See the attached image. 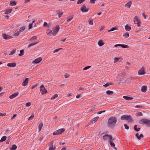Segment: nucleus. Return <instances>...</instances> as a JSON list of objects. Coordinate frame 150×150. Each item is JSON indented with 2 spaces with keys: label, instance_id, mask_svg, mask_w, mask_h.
<instances>
[{
  "label": "nucleus",
  "instance_id": "nucleus-1",
  "mask_svg": "<svg viewBox=\"0 0 150 150\" xmlns=\"http://www.w3.org/2000/svg\"><path fill=\"white\" fill-rule=\"evenodd\" d=\"M116 122L117 120L116 118L114 117H112L108 119V124L109 127H112L113 126Z\"/></svg>",
  "mask_w": 150,
  "mask_h": 150
},
{
  "label": "nucleus",
  "instance_id": "nucleus-2",
  "mask_svg": "<svg viewBox=\"0 0 150 150\" xmlns=\"http://www.w3.org/2000/svg\"><path fill=\"white\" fill-rule=\"evenodd\" d=\"M121 119L122 120H126L128 122H132V117L130 115H122L121 117Z\"/></svg>",
  "mask_w": 150,
  "mask_h": 150
},
{
  "label": "nucleus",
  "instance_id": "nucleus-3",
  "mask_svg": "<svg viewBox=\"0 0 150 150\" xmlns=\"http://www.w3.org/2000/svg\"><path fill=\"white\" fill-rule=\"evenodd\" d=\"M139 123L142 125H146L147 127H150V120L147 119H143L139 120Z\"/></svg>",
  "mask_w": 150,
  "mask_h": 150
},
{
  "label": "nucleus",
  "instance_id": "nucleus-4",
  "mask_svg": "<svg viewBox=\"0 0 150 150\" xmlns=\"http://www.w3.org/2000/svg\"><path fill=\"white\" fill-rule=\"evenodd\" d=\"M40 90L42 94L43 95L47 92V91L44 85H41L40 87Z\"/></svg>",
  "mask_w": 150,
  "mask_h": 150
},
{
  "label": "nucleus",
  "instance_id": "nucleus-5",
  "mask_svg": "<svg viewBox=\"0 0 150 150\" xmlns=\"http://www.w3.org/2000/svg\"><path fill=\"white\" fill-rule=\"evenodd\" d=\"M64 131V129L63 128L59 129L55 132H54L53 134L54 135H57L62 133Z\"/></svg>",
  "mask_w": 150,
  "mask_h": 150
},
{
  "label": "nucleus",
  "instance_id": "nucleus-6",
  "mask_svg": "<svg viewBox=\"0 0 150 150\" xmlns=\"http://www.w3.org/2000/svg\"><path fill=\"white\" fill-rule=\"evenodd\" d=\"M59 29V26H56L55 28L53 29V32L52 33V35L54 36H55L58 32Z\"/></svg>",
  "mask_w": 150,
  "mask_h": 150
},
{
  "label": "nucleus",
  "instance_id": "nucleus-7",
  "mask_svg": "<svg viewBox=\"0 0 150 150\" xmlns=\"http://www.w3.org/2000/svg\"><path fill=\"white\" fill-rule=\"evenodd\" d=\"M145 69L143 67H142L138 72V74L139 75H144L145 74Z\"/></svg>",
  "mask_w": 150,
  "mask_h": 150
},
{
  "label": "nucleus",
  "instance_id": "nucleus-8",
  "mask_svg": "<svg viewBox=\"0 0 150 150\" xmlns=\"http://www.w3.org/2000/svg\"><path fill=\"white\" fill-rule=\"evenodd\" d=\"M103 139L105 141L107 140L108 139H109L108 141L112 139V137L111 135H108V134H105L103 137Z\"/></svg>",
  "mask_w": 150,
  "mask_h": 150
},
{
  "label": "nucleus",
  "instance_id": "nucleus-9",
  "mask_svg": "<svg viewBox=\"0 0 150 150\" xmlns=\"http://www.w3.org/2000/svg\"><path fill=\"white\" fill-rule=\"evenodd\" d=\"M29 81V79L27 78L23 80L22 83V86H25L27 85Z\"/></svg>",
  "mask_w": 150,
  "mask_h": 150
},
{
  "label": "nucleus",
  "instance_id": "nucleus-10",
  "mask_svg": "<svg viewBox=\"0 0 150 150\" xmlns=\"http://www.w3.org/2000/svg\"><path fill=\"white\" fill-rule=\"evenodd\" d=\"M89 9L86 7L85 6H83L80 9L81 10L82 12H85L88 11L89 10Z\"/></svg>",
  "mask_w": 150,
  "mask_h": 150
},
{
  "label": "nucleus",
  "instance_id": "nucleus-11",
  "mask_svg": "<svg viewBox=\"0 0 150 150\" xmlns=\"http://www.w3.org/2000/svg\"><path fill=\"white\" fill-rule=\"evenodd\" d=\"M2 37L5 40H7L13 38V37L11 36L7 35L6 34H3Z\"/></svg>",
  "mask_w": 150,
  "mask_h": 150
},
{
  "label": "nucleus",
  "instance_id": "nucleus-12",
  "mask_svg": "<svg viewBox=\"0 0 150 150\" xmlns=\"http://www.w3.org/2000/svg\"><path fill=\"white\" fill-rule=\"evenodd\" d=\"M42 60V58L41 57L35 59L33 63L34 64H37L39 63Z\"/></svg>",
  "mask_w": 150,
  "mask_h": 150
},
{
  "label": "nucleus",
  "instance_id": "nucleus-13",
  "mask_svg": "<svg viewBox=\"0 0 150 150\" xmlns=\"http://www.w3.org/2000/svg\"><path fill=\"white\" fill-rule=\"evenodd\" d=\"M19 94V93L17 92L16 93H14L13 94H12L11 96H9V98L10 99H13L17 96Z\"/></svg>",
  "mask_w": 150,
  "mask_h": 150
},
{
  "label": "nucleus",
  "instance_id": "nucleus-14",
  "mask_svg": "<svg viewBox=\"0 0 150 150\" xmlns=\"http://www.w3.org/2000/svg\"><path fill=\"white\" fill-rule=\"evenodd\" d=\"M16 64L15 63H9L7 64V66L10 67H13L16 66Z\"/></svg>",
  "mask_w": 150,
  "mask_h": 150
},
{
  "label": "nucleus",
  "instance_id": "nucleus-15",
  "mask_svg": "<svg viewBox=\"0 0 150 150\" xmlns=\"http://www.w3.org/2000/svg\"><path fill=\"white\" fill-rule=\"evenodd\" d=\"M135 136L139 140L141 139L142 138H143L144 137V136L142 134H140V135L139 136V134L138 133H137L135 134Z\"/></svg>",
  "mask_w": 150,
  "mask_h": 150
},
{
  "label": "nucleus",
  "instance_id": "nucleus-16",
  "mask_svg": "<svg viewBox=\"0 0 150 150\" xmlns=\"http://www.w3.org/2000/svg\"><path fill=\"white\" fill-rule=\"evenodd\" d=\"M39 43L38 42H33L31 43H30L28 45V47L29 48L31 46H34Z\"/></svg>",
  "mask_w": 150,
  "mask_h": 150
},
{
  "label": "nucleus",
  "instance_id": "nucleus-17",
  "mask_svg": "<svg viewBox=\"0 0 150 150\" xmlns=\"http://www.w3.org/2000/svg\"><path fill=\"white\" fill-rule=\"evenodd\" d=\"M132 1H129L125 5V6L127 8H129L130 7V6L132 4Z\"/></svg>",
  "mask_w": 150,
  "mask_h": 150
},
{
  "label": "nucleus",
  "instance_id": "nucleus-18",
  "mask_svg": "<svg viewBox=\"0 0 150 150\" xmlns=\"http://www.w3.org/2000/svg\"><path fill=\"white\" fill-rule=\"evenodd\" d=\"M141 91L143 92H145L147 90V87L144 86H142L141 87Z\"/></svg>",
  "mask_w": 150,
  "mask_h": 150
},
{
  "label": "nucleus",
  "instance_id": "nucleus-19",
  "mask_svg": "<svg viewBox=\"0 0 150 150\" xmlns=\"http://www.w3.org/2000/svg\"><path fill=\"white\" fill-rule=\"evenodd\" d=\"M43 127V123L42 122H40L39 125L38 126V132H40L41 130V129Z\"/></svg>",
  "mask_w": 150,
  "mask_h": 150
},
{
  "label": "nucleus",
  "instance_id": "nucleus-20",
  "mask_svg": "<svg viewBox=\"0 0 150 150\" xmlns=\"http://www.w3.org/2000/svg\"><path fill=\"white\" fill-rule=\"evenodd\" d=\"M125 28L127 31H129L131 29V28L128 24H127L125 26Z\"/></svg>",
  "mask_w": 150,
  "mask_h": 150
},
{
  "label": "nucleus",
  "instance_id": "nucleus-21",
  "mask_svg": "<svg viewBox=\"0 0 150 150\" xmlns=\"http://www.w3.org/2000/svg\"><path fill=\"white\" fill-rule=\"evenodd\" d=\"M108 142L112 147L114 148L115 146V144L113 142V141L111 140H109Z\"/></svg>",
  "mask_w": 150,
  "mask_h": 150
},
{
  "label": "nucleus",
  "instance_id": "nucleus-22",
  "mask_svg": "<svg viewBox=\"0 0 150 150\" xmlns=\"http://www.w3.org/2000/svg\"><path fill=\"white\" fill-rule=\"evenodd\" d=\"M98 44L99 46H102L104 44V43L103 42L102 40H100L98 41Z\"/></svg>",
  "mask_w": 150,
  "mask_h": 150
},
{
  "label": "nucleus",
  "instance_id": "nucleus-23",
  "mask_svg": "<svg viewBox=\"0 0 150 150\" xmlns=\"http://www.w3.org/2000/svg\"><path fill=\"white\" fill-rule=\"evenodd\" d=\"M123 98L127 100H130L133 99V98L132 97H129L125 96H124Z\"/></svg>",
  "mask_w": 150,
  "mask_h": 150
},
{
  "label": "nucleus",
  "instance_id": "nucleus-24",
  "mask_svg": "<svg viewBox=\"0 0 150 150\" xmlns=\"http://www.w3.org/2000/svg\"><path fill=\"white\" fill-rule=\"evenodd\" d=\"M20 32L19 31H17L16 30V31L15 32V33L13 35L14 36H18L20 34Z\"/></svg>",
  "mask_w": 150,
  "mask_h": 150
},
{
  "label": "nucleus",
  "instance_id": "nucleus-25",
  "mask_svg": "<svg viewBox=\"0 0 150 150\" xmlns=\"http://www.w3.org/2000/svg\"><path fill=\"white\" fill-rule=\"evenodd\" d=\"M17 146L15 145H12L10 148V150H15L17 149Z\"/></svg>",
  "mask_w": 150,
  "mask_h": 150
},
{
  "label": "nucleus",
  "instance_id": "nucleus-26",
  "mask_svg": "<svg viewBox=\"0 0 150 150\" xmlns=\"http://www.w3.org/2000/svg\"><path fill=\"white\" fill-rule=\"evenodd\" d=\"M12 11V9H7L5 12V14H8L9 13L11 12Z\"/></svg>",
  "mask_w": 150,
  "mask_h": 150
},
{
  "label": "nucleus",
  "instance_id": "nucleus-27",
  "mask_svg": "<svg viewBox=\"0 0 150 150\" xmlns=\"http://www.w3.org/2000/svg\"><path fill=\"white\" fill-rule=\"evenodd\" d=\"M98 118H99L98 117H96L93 118V119H92L91 120V121L92 122H95L97 121V120H98Z\"/></svg>",
  "mask_w": 150,
  "mask_h": 150
},
{
  "label": "nucleus",
  "instance_id": "nucleus-28",
  "mask_svg": "<svg viewBox=\"0 0 150 150\" xmlns=\"http://www.w3.org/2000/svg\"><path fill=\"white\" fill-rule=\"evenodd\" d=\"M25 27L24 26L21 27L20 28L19 31L21 33V32H23L25 30Z\"/></svg>",
  "mask_w": 150,
  "mask_h": 150
},
{
  "label": "nucleus",
  "instance_id": "nucleus-29",
  "mask_svg": "<svg viewBox=\"0 0 150 150\" xmlns=\"http://www.w3.org/2000/svg\"><path fill=\"white\" fill-rule=\"evenodd\" d=\"M120 46L123 48H129V46L128 45H125L123 44H121Z\"/></svg>",
  "mask_w": 150,
  "mask_h": 150
},
{
  "label": "nucleus",
  "instance_id": "nucleus-30",
  "mask_svg": "<svg viewBox=\"0 0 150 150\" xmlns=\"http://www.w3.org/2000/svg\"><path fill=\"white\" fill-rule=\"evenodd\" d=\"M9 5L11 6H13L16 5V4L15 1H11L10 2Z\"/></svg>",
  "mask_w": 150,
  "mask_h": 150
},
{
  "label": "nucleus",
  "instance_id": "nucleus-31",
  "mask_svg": "<svg viewBox=\"0 0 150 150\" xmlns=\"http://www.w3.org/2000/svg\"><path fill=\"white\" fill-rule=\"evenodd\" d=\"M37 39V37L36 36H34L32 37L30 39H28V40H36Z\"/></svg>",
  "mask_w": 150,
  "mask_h": 150
},
{
  "label": "nucleus",
  "instance_id": "nucleus-32",
  "mask_svg": "<svg viewBox=\"0 0 150 150\" xmlns=\"http://www.w3.org/2000/svg\"><path fill=\"white\" fill-rule=\"evenodd\" d=\"M133 21L134 22V24H137V25L138 27H139L141 25V22L140 21H139L138 22H136V21Z\"/></svg>",
  "mask_w": 150,
  "mask_h": 150
},
{
  "label": "nucleus",
  "instance_id": "nucleus-33",
  "mask_svg": "<svg viewBox=\"0 0 150 150\" xmlns=\"http://www.w3.org/2000/svg\"><path fill=\"white\" fill-rule=\"evenodd\" d=\"M57 13L59 18H60L61 17V16H62V15L63 14V13H62L61 11H57Z\"/></svg>",
  "mask_w": 150,
  "mask_h": 150
},
{
  "label": "nucleus",
  "instance_id": "nucleus-34",
  "mask_svg": "<svg viewBox=\"0 0 150 150\" xmlns=\"http://www.w3.org/2000/svg\"><path fill=\"white\" fill-rule=\"evenodd\" d=\"M6 136H4L2 137L1 140L0 142H2L4 141L6 139Z\"/></svg>",
  "mask_w": 150,
  "mask_h": 150
},
{
  "label": "nucleus",
  "instance_id": "nucleus-35",
  "mask_svg": "<svg viewBox=\"0 0 150 150\" xmlns=\"http://www.w3.org/2000/svg\"><path fill=\"white\" fill-rule=\"evenodd\" d=\"M73 18V16H70L68 17L67 18V22H69L71 20H72Z\"/></svg>",
  "mask_w": 150,
  "mask_h": 150
},
{
  "label": "nucleus",
  "instance_id": "nucleus-36",
  "mask_svg": "<svg viewBox=\"0 0 150 150\" xmlns=\"http://www.w3.org/2000/svg\"><path fill=\"white\" fill-rule=\"evenodd\" d=\"M137 125H135L134 126V129L135 131H136L137 132H138L140 130V128H138L137 129Z\"/></svg>",
  "mask_w": 150,
  "mask_h": 150
},
{
  "label": "nucleus",
  "instance_id": "nucleus-37",
  "mask_svg": "<svg viewBox=\"0 0 150 150\" xmlns=\"http://www.w3.org/2000/svg\"><path fill=\"white\" fill-rule=\"evenodd\" d=\"M49 32H48L47 31V35H48L49 36H51L52 34V33H53V32H52V30H49Z\"/></svg>",
  "mask_w": 150,
  "mask_h": 150
},
{
  "label": "nucleus",
  "instance_id": "nucleus-38",
  "mask_svg": "<svg viewBox=\"0 0 150 150\" xmlns=\"http://www.w3.org/2000/svg\"><path fill=\"white\" fill-rule=\"evenodd\" d=\"M135 21L136 22H137L138 21V22L139 21H140V20L139 19L138 17L137 16H136L134 18L133 21Z\"/></svg>",
  "mask_w": 150,
  "mask_h": 150
},
{
  "label": "nucleus",
  "instance_id": "nucleus-39",
  "mask_svg": "<svg viewBox=\"0 0 150 150\" xmlns=\"http://www.w3.org/2000/svg\"><path fill=\"white\" fill-rule=\"evenodd\" d=\"M113 93V92L112 91L108 90L106 91V93L108 95H111Z\"/></svg>",
  "mask_w": 150,
  "mask_h": 150
},
{
  "label": "nucleus",
  "instance_id": "nucleus-40",
  "mask_svg": "<svg viewBox=\"0 0 150 150\" xmlns=\"http://www.w3.org/2000/svg\"><path fill=\"white\" fill-rule=\"evenodd\" d=\"M120 59L118 57L114 58V63H115L118 62Z\"/></svg>",
  "mask_w": 150,
  "mask_h": 150
},
{
  "label": "nucleus",
  "instance_id": "nucleus-41",
  "mask_svg": "<svg viewBox=\"0 0 150 150\" xmlns=\"http://www.w3.org/2000/svg\"><path fill=\"white\" fill-rule=\"evenodd\" d=\"M85 1V0H78L77 2V4H81L82 3L84 2Z\"/></svg>",
  "mask_w": 150,
  "mask_h": 150
},
{
  "label": "nucleus",
  "instance_id": "nucleus-42",
  "mask_svg": "<svg viewBox=\"0 0 150 150\" xmlns=\"http://www.w3.org/2000/svg\"><path fill=\"white\" fill-rule=\"evenodd\" d=\"M58 96V95L57 94H55L54 96H53L51 98V100L54 99L57 97Z\"/></svg>",
  "mask_w": 150,
  "mask_h": 150
},
{
  "label": "nucleus",
  "instance_id": "nucleus-43",
  "mask_svg": "<svg viewBox=\"0 0 150 150\" xmlns=\"http://www.w3.org/2000/svg\"><path fill=\"white\" fill-rule=\"evenodd\" d=\"M112 85V84L110 83H108L106 84L103 85V86L105 87H106L107 86H108L109 85Z\"/></svg>",
  "mask_w": 150,
  "mask_h": 150
},
{
  "label": "nucleus",
  "instance_id": "nucleus-44",
  "mask_svg": "<svg viewBox=\"0 0 150 150\" xmlns=\"http://www.w3.org/2000/svg\"><path fill=\"white\" fill-rule=\"evenodd\" d=\"M16 50H13L11 51V52L10 53L9 55H11L13 54H14L16 52Z\"/></svg>",
  "mask_w": 150,
  "mask_h": 150
},
{
  "label": "nucleus",
  "instance_id": "nucleus-45",
  "mask_svg": "<svg viewBox=\"0 0 150 150\" xmlns=\"http://www.w3.org/2000/svg\"><path fill=\"white\" fill-rule=\"evenodd\" d=\"M123 36L124 37H125L127 38L129 36V35L128 33H125L123 35Z\"/></svg>",
  "mask_w": 150,
  "mask_h": 150
},
{
  "label": "nucleus",
  "instance_id": "nucleus-46",
  "mask_svg": "<svg viewBox=\"0 0 150 150\" xmlns=\"http://www.w3.org/2000/svg\"><path fill=\"white\" fill-rule=\"evenodd\" d=\"M142 113L141 112H139L136 113V115L137 116H140L142 115Z\"/></svg>",
  "mask_w": 150,
  "mask_h": 150
},
{
  "label": "nucleus",
  "instance_id": "nucleus-47",
  "mask_svg": "<svg viewBox=\"0 0 150 150\" xmlns=\"http://www.w3.org/2000/svg\"><path fill=\"white\" fill-rule=\"evenodd\" d=\"M55 147H54L53 148V146H50L49 147V150H55Z\"/></svg>",
  "mask_w": 150,
  "mask_h": 150
},
{
  "label": "nucleus",
  "instance_id": "nucleus-48",
  "mask_svg": "<svg viewBox=\"0 0 150 150\" xmlns=\"http://www.w3.org/2000/svg\"><path fill=\"white\" fill-rule=\"evenodd\" d=\"M34 117V115H32L31 116H30L28 119V120H32Z\"/></svg>",
  "mask_w": 150,
  "mask_h": 150
},
{
  "label": "nucleus",
  "instance_id": "nucleus-49",
  "mask_svg": "<svg viewBox=\"0 0 150 150\" xmlns=\"http://www.w3.org/2000/svg\"><path fill=\"white\" fill-rule=\"evenodd\" d=\"M116 29V28H115L112 27L111 28V29L108 30V31L109 32L112 31H114V30H115Z\"/></svg>",
  "mask_w": 150,
  "mask_h": 150
},
{
  "label": "nucleus",
  "instance_id": "nucleus-50",
  "mask_svg": "<svg viewBox=\"0 0 150 150\" xmlns=\"http://www.w3.org/2000/svg\"><path fill=\"white\" fill-rule=\"evenodd\" d=\"M24 54V51L23 50H21L20 51V53L19 54V56H22Z\"/></svg>",
  "mask_w": 150,
  "mask_h": 150
},
{
  "label": "nucleus",
  "instance_id": "nucleus-51",
  "mask_svg": "<svg viewBox=\"0 0 150 150\" xmlns=\"http://www.w3.org/2000/svg\"><path fill=\"white\" fill-rule=\"evenodd\" d=\"M77 90L78 91H79L80 90H85V89L83 87L81 86L80 87H79L78 89H77Z\"/></svg>",
  "mask_w": 150,
  "mask_h": 150
},
{
  "label": "nucleus",
  "instance_id": "nucleus-52",
  "mask_svg": "<svg viewBox=\"0 0 150 150\" xmlns=\"http://www.w3.org/2000/svg\"><path fill=\"white\" fill-rule=\"evenodd\" d=\"M91 66H88L85 67L83 69V70H86L90 68H91Z\"/></svg>",
  "mask_w": 150,
  "mask_h": 150
},
{
  "label": "nucleus",
  "instance_id": "nucleus-53",
  "mask_svg": "<svg viewBox=\"0 0 150 150\" xmlns=\"http://www.w3.org/2000/svg\"><path fill=\"white\" fill-rule=\"evenodd\" d=\"M43 139V136H40V138L38 139V141L40 142H41L42 141Z\"/></svg>",
  "mask_w": 150,
  "mask_h": 150
},
{
  "label": "nucleus",
  "instance_id": "nucleus-54",
  "mask_svg": "<svg viewBox=\"0 0 150 150\" xmlns=\"http://www.w3.org/2000/svg\"><path fill=\"white\" fill-rule=\"evenodd\" d=\"M124 126L125 127V128L127 129H129V127L127 126V125L125 124H124Z\"/></svg>",
  "mask_w": 150,
  "mask_h": 150
},
{
  "label": "nucleus",
  "instance_id": "nucleus-55",
  "mask_svg": "<svg viewBox=\"0 0 150 150\" xmlns=\"http://www.w3.org/2000/svg\"><path fill=\"white\" fill-rule=\"evenodd\" d=\"M38 85V84H34L33 86H32L31 87V89L32 90H33L34 89V88H35V87H36Z\"/></svg>",
  "mask_w": 150,
  "mask_h": 150
},
{
  "label": "nucleus",
  "instance_id": "nucleus-56",
  "mask_svg": "<svg viewBox=\"0 0 150 150\" xmlns=\"http://www.w3.org/2000/svg\"><path fill=\"white\" fill-rule=\"evenodd\" d=\"M31 103L30 102H28L25 105L26 107H28L31 105Z\"/></svg>",
  "mask_w": 150,
  "mask_h": 150
},
{
  "label": "nucleus",
  "instance_id": "nucleus-57",
  "mask_svg": "<svg viewBox=\"0 0 150 150\" xmlns=\"http://www.w3.org/2000/svg\"><path fill=\"white\" fill-rule=\"evenodd\" d=\"M33 24H30L28 25V29H30L32 28Z\"/></svg>",
  "mask_w": 150,
  "mask_h": 150
},
{
  "label": "nucleus",
  "instance_id": "nucleus-58",
  "mask_svg": "<svg viewBox=\"0 0 150 150\" xmlns=\"http://www.w3.org/2000/svg\"><path fill=\"white\" fill-rule=\"evenodd\" d=\"M96 0H90V3L91 4H94Z\"/></svg>",
  "mask_w": 150,
  "mask_h": 150
},
{
  "label": "nucleus",
  "instance_id": "nucleus-59",
  "mask_svg": "<svg viewBox=\"0 0 150 150\" xmlns=\"http://www.w3.org/2000/svg\"><path fill=\"white\" fill-rule=\"evenodd\" d=\"M61 49H62V48H59V49H56L55 50H54V51L53 52L55 53V52H57Z\"/></svg>",
  "mask_w": 150,
  "mask_h": 150
},
{
  "label": "nucleus",
  "instance_id": "nucleus-60",
  "mask_svg": "<svg viewBox=\"0 0 150 150\" xmlns=\"http://www.w3.org/2000/svg\"><path fill=\"white\" fill-rule=\"evenodd\" d=\"M89 23L90 25H93V21L92 20L90 21L89 22Z\"/></svg>",
  "mask_w": 150,
  "mask_h": 150
},
{
  "label": "nucleus",
  "instance_id": "nucleus-61",
  "mask_svg": "<svg viewBox=\"0 0 150 150\" xmlns=\"http://www.w3.org/2000/svg\"><path fill=\"white\" fill-rule=\"evenodd\" d=\"M0 116H5L6 115V113H0Z\"/></svg>",
  "mask_w": 150,
  "mask_h": 150
},
{
  "label": "nucleus",
  "instance_id": "nucleus-62",
  "mask_svg": "<svg viewBox=\"0 0 150 150\" xmlns=\"http://www.w3.org/2000/svg\"><path fill=\"white\" fill-rule=\"evenodd\" d=\"M65 77L66 78H67L69 77V75L67 74H65L64 75Z\"/></svg>",
  "mask_w": 150,
  "mask_h": 150
},
{
  "label": "nucleus",
  "instance_id": "nucleus-63",
  "mask_svg": "<svg viewBox=\"0 0 150 150\" xmlns=\"http://www.w3.org/2000/svg\"><path fill=\"white\" fill-rule=\"evenodd\" d=\"M47 25V22H45L44 23L43 26L45 27Z\"/></svg>",
  "mask_w": 150,
  "mask_h": 150
},
{
  "label": "nucleus",
  "instance_id": "nucleus-64",
  "mask_svg": "<svg viewBox=\"0 0 150 150\" xmlns=\"http://www.w3.org/2000/svg\"><path fill=\"white\" fill-rule=\"evenodd\" d=\"M72 95V94L71 93H69L67 95V96L68 97H69L70 96H71Z\"/></svg>",
  "mask_w": 150,
  "mask_h": 150
}]
</instances>
